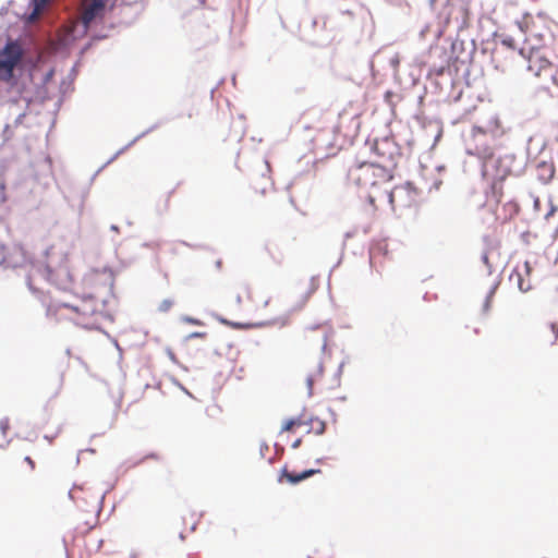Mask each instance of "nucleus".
<instances>
[{
  "instance_id": "obj_1",
  "label": "nucleus",
  "mask_w": 558,
  "mask_h": 558,
  "mask_svg": "<svg viewBox=\"0 0 558 558\" xmlns=\"http://www.w3.org/2000/svg\"><path fill=\"white\" fill-rule=\"evenodd\" d=\"M113 283L110 270H92L84 276L80 287H73L72 301L51 304L48 311L57 317L84 324L100 311L104 296L112 291Z\"/></svg>"
},
{
  "instance_id": "obj_2",
  "label": "nucleus",
  "mask_w": 558,
  "mask_h": 558,
  "mask_svg": "<svg viewBox=\"0 0 558 558\" xmlns=\"http://www.w3.org/2000/svg\"><path fill=\"white\" fill-rule=\"evenodd\" d=\"M391 179V171L375 162H362L351 167L348 172V180L351 184L368 191L367 199L374 207Z\"/></svg>"
},
{
  "instance_id": "obj_3",
  "label": "nucleus",
  "mask_w": 558,
  "mask_h": 558,
  "mask_svg": "<svg viewBox=\"0 0 558 558\" xmlns=\"http://www.w3.org/2000/svg\"><path fill=\"white\" fill-rule=\"evenodd\" d=\"M553 24V21L544 14L532 15L530 13L524 14L518 22L531 50L545 49L554 41Z\"/></svg>"
},
{
  "instance_id": "obj_4",
  "label": "nucleus",
  "mask_w": 558,
  "mask_h": 558,
  "mask_svg": "<svg viewBox=\"0 0 558 558\" xmlns=\"http://www.w3.org/2000/svg\"><path fill=\"white\" fill-rule=\"evenodd\" d=\"M509 174V170L505 169L497 174L490 184V193L486 195L485 206H487L496 216L497 220L502 222L512 219L519 211V205L513 201L502 203L504 197V180Z\"/></svg>"
},
{
  "instance_id": "obj_5",
  "label": "nucleus",
  "mask_w": 558,
  "mask_h": 558,
  "mask_svg": "<svg viewBox=\"0 0 558 558\" xmlns=\"http://www.w3.org/2000/svg\"><path fill=\"white\" fill-rule=\"evenodd\" d=\"M24 56L22 45L17 40H9L0 49V82L9 83L14 77V70Z\"/></svg>"
},
{
  "instance_id": "obj_6",
  "label": "nucleus",
  "mask_w": 558,
  "mask_h": 558,
  "mask_svg": "<svg viewBox=\"0 0 558 558\" xmlns=\"http://www.w3.org/2000/svg\"><path fill=\"white\" fill-rule=\"evenodd\" d=\"M418 196V190L410 182L396 186L389 191L387 187L379 195V201L388 202L391 206L409 207Z\"/></svg>"
},
{
  "instance_id": "obj_7",
  "label": "nucleus",
  "mask_w": 558,
  "mask_h": 558,
  "mask_svg": "<svg viewBox=\"0 0 558 558\" xmlns=\"http://www.w3.org/2000/svg\"><path fill=\"white\" fill-rule=\"evenodd\" d=\"M396 260L395 251L389 247L387 240L374 242L369 248V264L377 272H383Z\"/></svg>"
},
{
  "instance_id": "obj_8",
  "label": "nucleus",
  "mask_w": 558,
  "mask_h": 558,
  "mask_svg": "<svg viewBox=\"0 0 558 558\" xmlns=\"http://www.w3.org/2000/svg\"><path fill=\"white\" fill-rule=\"evenodd\" d=\"M74 504L87 511H95L99 508L101 496L99 493L93 492L84 486H73L69 493Z\"/></svg>"
},
{
  "instance_id": "obj_9",
  "label": "nucleus",
  "mask_w": 558,
  "mask_h": 558,
  "mask_svg": "<svg viewBox=\"0 0 558 558\" xmlns=\"http://www.w3.org/2000/svg\"><path fill=\"white\" fill-rule=\"evenodd\" d=\"M532 266L529 262L518 264L509 276L511 284L515 286L521 292H529L532 290Z\"/></svg>"
},
{
  "instance_id": "obj_10",
  "label": "nucleus",
  "mask_w": 558,
  "mask_h": 558,
  "mask_svg": "<svg viewBox=\"0 0 558 558\" xmlns=\"http://www.w3.org/2000/svg\"><path fill=\"white\" fill-rule=\"evenodd\" d=\"M527 71L535 77L549 75L553 77V65L547 58L539 53V50H532L529 57Z\"/></svg>"
},
{
  "instance_id": "obj_11",
  "label": "nucleus",
  "mask_w": 558,
  "mask_h": 558,
  "mask_svg": "<svg viewBox=\"0 0 558 558\" xmlns=\"http://www.w3.org/2000/svg\"><path fill=\"white\" fill-rule=\"evenodd\" d=\"M106 3L104 0H83L81 19L85 27L97 17H101L105 13Z\"/></svg>"
},
{
  "instance_id": "obj_12",
  "label": "nucleus",
  "mask_w": 558,
  "mask_h": 558,
  "mask_svg": "<svg viewBox=\"0 0 558 558\" xmlns=\"http://www.w3.org/2000/svg\"><path fill=\"white\" fill-rule=\"evenodd\" d=\"M337 27L339 31H343L350 34H361L362 27L359 20L350 11H342L337 21Z\"/></svg>"
},
{
  "instance_id": "obj_13",
  "label": "nucleus",
  "mask_w": 558,
  "mask_h": 558,
  "mask_svg": "<svg viewBox=\"0 0 558 558\" xmlns=\"http://www.w3.org/2000/svg\"><path fill=\"white\" fill-rule=\"evenodd\" d=\"M317 473H320V470L318 469H308V470H305L301 473H295V472H291L289 471V469L287 466H283L281 469V472H280V475L278 477V481L279 483H288V484H291V485H295V484H299L300 482L317 474Z\"/></svg>"
},
{
  "instance_id": "obj_14",
  "label": "nucleus",
  "mask_w": 558,
  "mask_h": 558,
  "mask_svg": "<svg viewBox=\"0 0 558 558\" xmlns=\"http://www.w3.org/2000/svg\"><path fill=\"white\" fill-rule=\"evenodd\" d=\"M12 254L19 255L17 258L13 260L14 266L25 265L32 259L31 252L22 244H14L12 246Z\"/></svg>"
},
{
  "instance_id": "obj_15",
  "label": "nucleus",
  "mask_w": 558,
  "mask_h": 558,
  "mask_svg": "<svg viewBox=\"0 0 558 558\" xmlns=\"http://www.w3.org/2000/svg\"><path fill=\"white\" fill-rule=\"evenodd\" d=\"M537 171H538L539 180L544 183L549 182L554 178V174H555V169H554L553 163H549L546 161H542L538 163Z\"/></svg>"
},
{
  "instance_id": "obj_16",
  "label": "nucleus",
  "mask_w": 558,
  "mask_h": 558,
  "mask_svg": "<svg viewBox=\"0 0 558 558\" xmlns=\"http://www.w3.org/2000/svg\"><path fill=\"white\" fill-rule=\"evenodd\" d=\"M543 337L550 345L555 344L558 340V324H549L543 331Z\"/></svg>"
},
{
  "instance_id": "obj_17",
  "label": "nucleus",
  "mask_w": 558,
  "mask_h": 558,
  "mask_svg": "<svg viewBox=\"0 0 558 558\" xmlns=\"http://www.w3.org/2000/svg\"><path fill=\"white\" fill-rule=\"evenodd\" d=\"M302 425H304V421L301 417L289 418L283 422L281 432H293Z\"/></svg>"
},
{
  "instance_id": "obj_18",
  "label": "nucleus",
  "mask_w": 558,
  "mask_h": 558,
  "mask_svg": "<svg viewBox=\"0 0 558 558\" xmlns=\"http://www.w3.org/2000/svg\"><path fill=\"white\" fill-rule=\"evenodd\" d=\"M50 0H31V3L33 5V12L31 14V20H35L38 17L46 5L49 3Z\"/></svg>"
},
{
  "instance_id": "obj_19",
  "label": "nucleus",
  "mask_w": 558,
  "mask_h": 558,
  "mask_svg": "<svg viewBox=\"0 0 558 558\" xmlns=\"http://www.w3.org/2000/svg\"><path fill=\"white\" fill-rule=\"evenodd\" d=\"M326 424L324 421L318 418L311 421V430H313L316 435H322L325 432Z\"/></svg>"
},
{
  "instance_id": "obj_20",
  "label": "nucleus",
  "mask_w": 558,
  "mask_h": 558,
  "mask_svg": "<svg viewBox=\"0 0 558 558\" xmlns=\"http://www.w3.org/2000/svg\"><path fill=\"white\" fill-rule=\"evenodd\" d=\"M174 305V301L171 299H165L158 304V311L161 313L169 312Z\"/></svg>"
},
{
  "instance_id": "obj_21",
  "label": "nucleus",
  "mask_w": 558,
  "mask_h": 558,
  "mask_svg": "<svg viewBox=\"0 0 558 558\" xmlns=\"http://www.w3.org/2000/svg\"><path fill=\"white\" fill-rule=\"evenodd\" d=\"M501 165V160L499 159H490L489 161H487L484 166V175H488L489 174V168H498L499 166Z\"/></svg>"
},
{
  "instance_id": "obj_22",
  "label": "nucleus",
  "mask_w": 558,
  "mask_h": 558,
  "mask_svg": "<svg viewBox=\"0 0 558 558\" xmlns=\"http://www.w3.org/2000/svg\"><path fill=\"white\" fill-rule=\"evenodd\" d=\"M487 134L484 130H482L481 128H477V126H474L472 129V136L474 140H477L480 137H485Z\"/></svg>"
},
{
  "instance_id": "obj_23",
  "label": "nucleus",
  "mask_w": 558,
  "mask_h": 558,
  "mask_svg": "<svg viewBox=\"0 0 558 558\" xmlns=\"http://www.w3.org/2000/svg\"><path fill=\"white\" fill-rule=\"evenodd\" d=\"M8 429H9V420L8 418L0 420V432L3 436H7Z\"/></svg>"
},
{
  "instance_id": "obj_24",
  "label": "nucleus",
  "mask_w": 558,
  "mask_h": 558,
  "mask_svg": "<svg viewBox=\"0 0 558 558\" xmlns=\"http://www.w3.org/2000/svg\"><path fill=\"white\" fill-rule=\"evenodd\" d=\"M476 150L478 154H489L490 153V147L488 145H483V147H476Z\"/></svg>"
},
{
  "instance_id": "obj_25",
  "label": "nucleus",
  "mask_w": 558,
  "mask_h": 558,
  "mask_svg": "<svg viewBox=\"0 0 558 558\" xmlns=\"http://www.w3.org/2000/svg\"><path fill=\"white\" fill-rule=\"evenodd\" d=\"M25 462L29 465V469L33 471L35 469V462L31 457H25Z\"/></svg>"
},
{
  "instance_id": "obj_26",
  "label": "nucleus",
  "mask_w": 558,
  "mask_h": 558,
  "mask_svg": "<svg viewBox=\"0 0 558 558\" xmlns=\"http://www.w3.org/2000/svg\"><path fill=\"white\" fill-rule=\"evenodd\" d=\"M374 149L378 155H384V153L379 150V143L377 141L374 144Z\"/></svg>"
},
{
  "instance_id": "obj_27",
  "label": "nucleus",
  "mask_w": 558,
  "mask_h": 558,
  "mask_svg": "<svg viewBox=\"0 0 558 558\" xmlns=\"http://www.w3.org/2000/svg\"><path fill=\"white\" fill-rule=\"evenodd\" d=\"M492 295H493V292L488 295V298L485 302V311H487L489 308V302H490Z\"/></svg>"
},
{
  "instance_id": "obj_28",
  "label": "nucleus",
  "mask_w": 558,
  "mask_h": 558,
  "mask_svg": "<svg viewBox=\"0 0 558 558\" xmlns=\"http://www.w3.org/2000/svg\"><path fill=\"white\" fill-rule=\"evenodd\" d=\"M204 336H205V333H203V332H194L191 335V337H204Z\"/></svg>"
},
{
  "instance_id": "obj_29",
  "label": "nucleus",
  "mask_w": 558,
  "mask_h": 558,
  "mask_svg": "<svg viewBox=\"0 0 558 558\" xmlns=\"http://www.w3.org/2000/svg\"><path fill=\"white\" fill-rule=\"evenodd\" d=\"M3 191H4L3 185H0V194H1V199L2 201H4Z\"/></svg>"
},
{
  "instance_id": "obj_30",
  "label": "nucleus",
  "mask_w": 558,
  "mask_h": 558,
  "mask_svg": "<svg viewBox=\"0 0 558 558\" xmlns=\"http://www.w3.org/2000/svg\"><path fill=\"white\" fill-rule=\"evenodd\" d=\"M269 302H270V298L265 299L264 306H267Z\"/></svg>"
},
{
  "instance_id": "obj_31",
  "label": "nucleus",
  "mask_w": 558,
  "mask_h": 558,
  "mask_svg": "<svg viewBox=\"0 0 558 558\" xmlns=\"http://www.w3.org/2000/svg\"><path fill=\"white\" fill-rule=\"evenodd\" d=\"M16 104H17V101H16V100H13V101H10V102H9V106L11 107V106H14V105H16Z\"/></svg>"
},
{
  "instance_id": "obj_32",
  "label": "nucleus",
  "mask_w": 558,
  "mask_h": 558,
  "mask_svg": "<svg viewBox=\"0 0 558 558\" xmlns=\"http://www.w3.org/2000/svg\"><path fill=\"white\" fill-rule=\"evenodd\" d=\"M301 440H296L294 444H293V447L296 448L299 445H300Z\"/></svg>"
},
{
  "instance_id": "obj_33",
  "label": "nucleus",
  "mask_w": 558,
  "mask_h": 558,
  "mask_svg": "<svg viewBox=\"0 0 558 558\" xmlns=\"http://www.w3.org/2000/svg\"><path fill=\"white\" fill-rule=\"evenodd\" d=\"M480 333V330L477 328H474V335L477 336Z\"/></svg>"
},
{
  "instance_id": "obj_34",
  "label": "nucleus",
  "mask_w": 558,
  "mask_h": 558,
  "mask_svg": "<svg viewBox=\"0 0 558 558\" xmlns=\"http://www.w3.org/2000/svg\"><path fill=\"white\" fill-rule=\"evenodd\" d=\"M504 44L508 45V46H511V41L509 40H504Z\"/></svg>"
},
{
  "instance_id": "obj_35",
  "label": "nucleus",
  "mask_w": 558,
  "mask_h": 558,
  "mask_svg": "<svg viewBox=\"0 0 558 558\" xmlns=\"http://www.w3.org/2000/svg\"><path fill=\"white\" fill-rule=\"evenodd\" d=\"M24 116H25L24 113H20V114H19V119H20V118H23Z\"/></svg>"
},
{
  "instance_id": "obj_36",
  "label": "nucleus",
  "mask_w": 558,
  "mask_h": 558,
  "mask_svg": "<svg viewBox=\"0 0 558 558\" xmlns=\"http://www.w3.org/2000/svg\"><path fill=\"white\" fill-rule=\"evenodd\" d=\"M150 457L154 459H158V457L156 454H151Z\"/></svg>"
}]
</instances>
